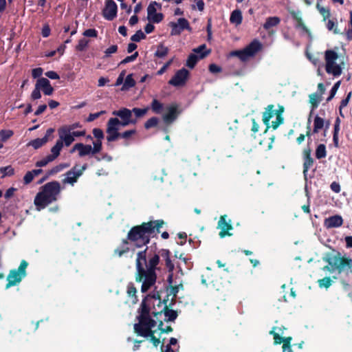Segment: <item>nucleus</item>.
Listing matches in <instances>:
<instances>
[{
    "label": "nucleus",
    "instance_id": "nucleus-21",
    "mask_svg": "<svg viewBox=\"0 0 352 352\" xmlns=\"http://www.w3.org/2000/svg\"><path fill=\"white\" fill-rule=\"evenodd\" d=\"M164 14L161 12L157 13L156 8L148 6L147 8V19L149 22L159 23L164 19Z\"/></svg>",
    "mask_w": 352,
    "mask_h": 352
},
{
    "label": "nucleus",
    "instance_id": "nucleus-39",
    "mask_svg": "<svg viewBox=\"0 0 352 352\" xmlns=\"http://www.w3.org/2000/svg\"><path fill=\"white\" fill-rule=\"evenodd\" d=\"M168 53V48L164 46L163 44H160L157 47V51L155 52V56L158 58H164Z\"/></svg>",
    "mask_w": 352,
    "mask_h": 352
},
{
    "label": "nucleus",
    "instance_id": "nucleus-35",
    "mask_svg": "<svg viewBox=\"0 0 352 352\" xmlns=\"http://www.w3.org/2000/svg\"><path fill=\"white\" fill-rule=\"evenodd\" d=\"M148 110H149L148 107H146L143 109L134 107L132 109H131V111H132V113H133L135 115V118L134 119H137V120L138 118H143L147 113Z\"/></svg>",
    "mask_w": 352,
    "mask_h": 352
},
{
    "label": "nucleus",
    "instance_id": "nucleus-52",
    "mask_svg": "<svg viewBox=\"0 0 352 352\" xmlns=\"http://www.w3.org/2000/svg\"><path fill=\"white\" fill-rule=\"evenodd\" d=\"M139 54L138 52H135L131 56H128L126 58H124L121 62L120 63L119 65H125L128 63L134 61L138 56Z\"/></svg>",
    "mask_w": 352,
    "mask_h": 352
},
{
    "label": "nucleus",
    "instance_id": "nucleus-33",
    "mask_svg": "<svg viewBox=\"0 0 352 352\" xmlns=\"http://www.w3.org/2000/svg\"><path fill=\"white\" fill-rule=\"evenodd\" d=\"M151 109L153 113L160 114L163 111L164 104L158 100L153 99L151 103Z\"/></svg>",
    "mask_w": 352,
    "mask_h": 352
},
{
    "label": "nucleus",
    "instance_id": "nucleus-58",
    "mask_svg": "<svg viewBox=\"0 0 352 352\" xmlns=\"http://www.w3.org/2000/svg\"><path fill=\"white\" fill-rule=\"evenodd\" d=\"M34 178V175L32 171H28L23 177V183L25 184H29L32 182Z\"/></svg>",
    "mask_w": 352,
    "mask_h": 352
},
{
    "label": "nucleus",
    "instance_id": "nucleus-4",
    "mask_svg": "<svg viewBox=\"0 0 352 352\" xmlns=\"http://www.w3.org/2000/svg\"><path fill=\"white\" fill-rule=\"evenodd\" d=\"M153 222L148 221L147 223H144L140 226L133 228L128 233V239L133 241L139 239L143 241L146 239L148 243L149 236L155 233V228Z\"/></svg>",
    "mask_w": 352,
    "mask_h": 352
},
{
    "label": "nucleus",
    "instance_id": "nucleus-61",
    "mask_svg": "<svg viewBox=\"0 0 352 352\" xmlns=\"http://www.w3.org/2000/svg\"><path fill=\"white\" fill-rule=\"evenodd\" d=\"M105 113V111H101L100 112H98V113H90L88 116V118H87V122H93L94 120H96L97 118H98L101 115Z\"/></svg>",
    "mask_w": 352,
    "mask_h": 352
},
{
    "label": "nucleus",
    "instance_id": "nucleus-44",
    "mask_svg": "<svg viewBox=\"0 0 352 352\" xmlns=\"http://www.w3.org/2000/svg\"><path fill=\"white\" fill-rule=\"evenodd\" d=\"M65 167V166L64 164H58L54 167H53L52 169L49 170L47 173H46V177H49L51 175H54L58 173H59L60 171H61Z\"/></svg>",
    "mask_w": 352,
    "mask_h": 352
},
{
    "label": "nucleus",
    "instance_id": "nucleus-37",
    "mask_svg": "<svg viewBox=\"0 0 352 352\" xmlns=\"http://www.w3.org/2000/svg\"><path fill=\"white\" fill-rule=\"evenodd\" d=\"M129 250V248L128 241L126 240H123L120 246L115 250V254H118L120 257L124 253L128 252Z\"/></svg>",
    "mask_w": 352,
    "mask_h": 352
},
{
    "label": "nucleus",
    "instance_id": "nucleus-19",
    "mask_svg": "<svg viewBox=\"0 0 352 352\" xmlns=\"http://www.w3.org/2000/svg\"><path fill=\"white\" fill-rule=\"evenodd\" d=\"M54 201L43 190L39 192L35 197L34 204L39 209L45 208L48 204Z\"/></svg>",
    "mask_w": 352,
    "mask_h": 352
},
{
    "label": "nucleus",
    "instance_id": "nucleus-38",
    "mask_svg": "<svg viewBox=\"0 0 352 352\" xmlns=\"http://www.w3.org/2000/svg\"><path fill=\"white\" fill-rule=\"evenodd\" d=\"M321 100V96L317 93H314L309 95V102L311 104L312 110L318 107Z\"/></svg>",
    "mask_w": 352,
    "mask_h": 352
},
{
    "label": "nucleus",
    "instance_id": "nucleus-45",
    "mask_svg": "<svg viewBox=\"0 0 352 352\" xmlns=\"http://www.w3.org/2000/svg\"><path fill=\"white\" fill-rule=\"evenodd\" d=\"M139 316H148L150 312V307L146 305L145 300H142L140 307L139 309Z\"/></svg>",
    "mask_w": 352,
    "mask_h": 352
},
{
    "label": "nucleus",
    "instance_id": "nucleus-22",
    "mask_svg": "<svg viewBox=\"0 0 352 352\" xmlns=\"http://www.w3.org/2000/svg\"><path fill=\"white\" fill-rule=\"evenodd\" d=\"M210 52L211 50H208V51H206L204 53H201L200 55H197L194 53L190 54L186 60V65L190 69H193L199 59H202L206 57L208 55L210 54Z\"/></svg>",
    "mask_w": 352,
    "mask_h": 352
},
{
    "label": "nucleus",
    "instance_id": "nucleus-29",
    "mask_svg": "<svg viewBox=\"0 0 352 352\" xmlns=\"http://www.w3.org/2000/svg\"><path fill=\"white\" fill-rule=\"evenodd\" d=\"M275 329L276 328H273V329L270 331V334L273 335L274 336L275 344H280L281 342H283V344H287L288 345H290L292 338H282L280 336L278 333L274 331Z\"/></svg>",
    "mask_w": 352,
    "mask_h": 352
},
{
    "label": "nucleus",
    "instance_id": "nucleus-34",
    "mask_svg": "<svg viewBox=\"0 0 352 352\" xmlns=\"http://www.w3.org/2000/svg\"><path fill=\"white\" fill-rule=\"evenodd\" d=\"M135 85V81L133 78V74H130L126 76V78L124 80V82L123 84V86L122 87V91L128 90L130 88L133 87Z\"/></svg>",
    "mask_w": 352,
    "mask_h": 352
},
{
    "label": "nucleus",
    "instance_id": "nucleus-49",
    "mask_svg": "<svg viewBox=\"0 0 352 352\" xmlns=\"http://www.w3.org/2000/svg\"><path fill=\"white\" fill-rule=\"evenodd\" d=\"M340 85V81H338L337 82H336L334 84V85L332 87V88L330 91V94H329V97L327 98V102H329L333 99V98L335 96Z\"/></svg>",
    "mask_w": 352,
    "mask_h": 352
},
{
    "label": "nucleus",
    "instance_id": "nucleus-5",
    "mask_svg": "<svg viewBox=\"0 0 352 352\" xmlns=\"http://www.w3.org/2000/svg\"><path fill=\"white\" fill-rule=\"evenodd\" d=\"M327 261L329 265L325 266L323 270H328L331 272L335 271L340 272L346 269H350L352 267V259L342 257L340 254L329 256L327 259Z\"/></svg>",
    "mask_w": 352,
    "mask_h": 352
},
{
    "label": "nucleus",
    "instance_id": "nucleus-53",
    "mask_svg": "<svg viewBox=\"0 0 352 352\" xmlns=\"http://www.w3.org/2000/svg\"><path fill=\"white\" fill-rule=\"evenodd\" d=\"M165 316L167 318L168 320L174 321L177 317V314L173 309H167L165 311Z\"/></svg>",
    "mask_w": 352,
    "mask_h": 352
},
{
    "label": "nucleus",
    "instance_id": "nucleus-56",
    "mask_svg": "<svg viewBox=\"0 0 352 352\" xmlns=\"http://www.w3.org/2000/svg\"><path fill=\"white\" fill-rule=\"evenodd\" d=\"M52 161L53 160L51 159V157L47 155L45 158L36 162L35 166L37 167H43L46 166L49 162Z\"/></svg>",
    "mask_w": 352,
    "mask_h": 352
},
{
    "label": "nucleus",
    "instance_id": "nucleus-20",
    "mask_svg": "<svg viewBox=\"0 0 352 352\" xmlns=\"http://www.w3.org/2000/svg\"><path fill=\"white\" fill-rule=\"evenodd\" d=\"M54 129L52 128H50L46 131L45 135L42 138H36L32 140L29 145L32 146L34 148L38 149L46 144L48 141L49 137L52 135L54 133Z\"/></svg>",
    "mask_w": 352,
    "mask_h": 352
},
{
    "label": "nucleus",
    "instance_id": "nucleus-2",
    "mask_svg": "<svg viewBox=\"0 0 352 352\" xmlns=\"http://www.w3.org/2000/svg\"><path fill=\"white\" fill-rule=\"evenodd\" d=\"M285 111V107L283 105H278V109H275L274 104H268L263 113V122L266 126L265 131L270 129V121L274 116H276V120L272 122V127L274 130L276 129L280 124L284 122V118L283 113Z\"/></svg>",
    "mask_w": 352,
    "mask_h": 352
},
{
    "label": "nucleus",
    "instance_id": "nucleus-24",
    "mask_svg": "<svg viewBox=\"0 0 352 352\" xmlns=\"http://www.w3.org/2000/svg\"><path fill=\"white\" fill-rule=\"evenodd\" d=\"M39 89H42L43 94L46 96H51L54 92V88L52 87L50 80L45 78H40L36 83Z\"/></svg>",
    "mask_w": 352,
    "mask_h": 352
},
{
    "label": "nucleus",
    "instance_id": "nucleus-43",
    "mask_svg": "<svg viewBox=\"0 0 352 352\" xmlns=\"http://www.w3.org/2000/svg\"><path fill=\"white\" fill-rule=\"evenodd\" d=\"M127 294L129 296L133 298V302L135 303L138 300L136 294V288L133 283H129L127 286Z\"/></svg>",
    "mask_w": 352,
    "mask_h": 352
},
{
    "label": "nucleus",
    "instance_id": "nucleus-64",
    "mask_svg": "<svg viewBox=\"0 0 352 352\" xmlns=\"http://www.w3.org/2000/svg\"><path fill=\"white\" fill-rule=\"evenodd\" d=\"M208 69L212 74H217L222 71V68L214 63L210 64L208 67Z\"/></svg>",
    "mask_w": 352,
    "mask_h": 352
},
{
    "label": "nucleus",
    "instance_id": "nucleus-14",
    "mask_svg": "<svg viewBox=\"0 0 352 352\" xmlns=\"http://www.w3.org/2000/svg\"><path fill=\"white\" fill-rule=\"evenodd\" d=\"M118 6L113 0H107L102 14L108 21H113L117 16Z\"/></svg>",
    "mask_w": 352,
    "mask_h": 352
},
{
    "label": "nucleus",
    "instance_id": "nucleus-51",
    "mask_svg": "<svg viewBox=\"0 0 352 352\" xmlns=\"http://www.w3.org/2000/svg\"><path fill=\"white\" fill-rule=\"evenodd\" d=\"M91 154L98 153L102 150V140H96L93 142Z\"/></svg>",
    "mask_w": 352,
    "mask_h": 352
},
{
    "label": "nucleus",
    "instance_id": "nucleus-10",
    "mask_svg": "<svg viewBox=\"0 0 352 352\" xmlns=\"http://www.w3.org/2000/svg\"><path fill=\"white\" fill-rule=\"evenodd\" d=\"M80 122H75L69 125H64L58 129V133L60 139L64 140L65 146H69L74 141V138L70 135L69 133L77 128H81Z\"/></svg>",
    "mask_w": 352,
    "mask_h": 352
},
{
    "label": "nucleus",
    "instance_id": "nucleus-63",
    "mask_svg": "<svg viewBox=\"0 0 352 352\" xmlns=\"http://www.w3.org/2000/svg\"><path fill=\"white\" fill-rule=\"evenodd\" d=\"M43 69L41 67H37L32 70V76L34 78H40L43 74Z\"/></svg>",
    "mask_w": 352,
    "mask_h": 352
},
{
    "label": "nucleus",
    "instance_id": "nucleus-7",
    "mask_svg": "<svg viewBox=\"0 0 352 352\" xmlns=\"http://www.w3.org/2000/svg\"><path fill=\"white\" fill-rule=\"evenodd\" d=\"M138 319L139 322L134 324L135 332L146 338L151 336L153 331L151 329L155 327L156 322L149 315L138 316Z\"/></svg>",
    "mask_w": 352,
    "mask_h": 352
},
{
    "label": "nucleus",
    "instance_id": "nucleus-50",
    "mask_svg": "<svg viewBox=\"0 0 352 352\" xmlns=\"http://www.w3.org/2000/svg\"><path fill=\"white\" fill-rule=\"evenodd\" d=\"M351 93L349 92L347 96L345 98L342 99L340 102L339 110H340V115L342 117H344V115L342 114V109H343L344 107L347 106V104L349 102V100L351 98Z\"/></svg>",
    "mask_w": 352,
    "mask_h": 352
},
{
    "label": "nucleus",
    "instance_id": "nucleus-62",
    "mask_svg": "<svg viewBox=\"0 0 352 352\" xmlns=\"http://www.w3.org/2000/svg\"><path fill=\"white\" fill-rule=\"evenodd\" d=\"M83 35L87 37H97L98 31L96 29H87L83 32Z\"/></svg>",
    "mask_w": 352,
    "mask_h": 352
},
{
    "label": "nucleus",
    "instance_id": "nucleus-59",
    "mask_svg": "<svg viewBox=\"0 0 352 352\" xmlns=\"http://www.w3.org/2000/svg\"><path fill=\"white\" fill-rule=\"evenodd\" d=\"M92 132L94 136L97 139L96 140H102L104 138V133L102 129L95 128Z\"/></svg>",
    "mask_w": 352,
    "mask_h": 352
},
{
    "label": "nucleus",
    "instance_id": "nucleus-54",
    "mask_svg": "<svg viewBox=\"0 0 352 352\" xmlns=\"http://www.w3.org/2000/svg\"><path fill=\"white\" fill-rule=\"evenodd\" d=\"M332 280L329 277H325L318 280V285L320 287L328 288L331 285Z\"/></svg>",
    "mask_w": 352,
    "mask_h": 352
},
{
    "label": "nucleus",
    "instance_id": "nucleus-8",
    "mask_svg": "<svg viewBox=\"0 0 352 352\" xmlns=\"http://www.w3.org/2000/svg\"><path fill=\"white\" fill-rule=\"evenodd\" d=\"M262 49L261 42L254 39L249 45L241 50H236L230 52V55L237 56L241 60L245 61L249 58L255 56Z\"/></svg>",
    "mask_w": 352,
    "mask_h": 352
},
{
    "label": "nucleus",
    "instance_id": "nucleus-25",
    "mask_svg": "<svg viewBox=\"0 0 352 352\" xmlns=\"http://www.w3.org/2000/svg\"><path fill=\"white\" fill-rule=\"evenodd\" d=\"M63 144H65L64 140L59 138L56 142V144L51 148L52 154L48 155V156L50 157L52 160H54L60 155Z\"/></svg>",
    "mask_w": 352,
    "mask_h": 352
},
{
    "label": "nucleus",
    "instance_id": "nucleus-41",
    "mask_svg": "<svg viewBox=\"0 0 352 352\" xmlns=\"http://www.w3.org/2000/svg\"><path fill=\"white\" fill-rule=\"evenodd\" d=\"M326 26L329 31H332L335 34H340V31L338 29V24L333 20L329 19Z\"/></svg>",
    "mask_w": 352,
    "mask_h": 352
},
{
    "label": "nucleus",
    "instance_id": "nucleus-42",
    "mask_svg": "<svg viewBox=\"0 0 352 352\" xmlns=\"http://www.w3.org/2000/svg\"><path fill=\"white\" fill-rule=\"evenodd\" d=\"M14 134L12 130L2 129L0 131V140L1 142H6Z\"/></svg>",
    "mask_w": 352,
    "mask_h": 352
},
{
    "label": "nucleus",
    "instance_id": "nucleus-11",
    "mask_svg": "<svg viewBox=\"0 0 352 352\" xmlns=\"http://www.w3.org/2000/svg\"><path fill=\"white\" fill-rule=\"evenodd\" d=\"M168 25L171 28V36L179 35L184 30L188 31H191L192 30L188 21L185 18H179L177 20V23L170 22Z\"/></svg>",
    "mask_w": 352,
    "mask_h": 352
},
{
    "label": "nucleus",
    "instance_id": "nucleus-9",
    "mask_svg": "<svg viewBox=\"0 0 352 352\" xmlns=\"http://www.w3.org/2000/svg\"><path fill=\"white\" fill-rule=\"evenodd\" d=\"M27 266L28 263L25 261H22L17 270H12L10 271L7 276L8 283L6 285V289H8L21 283L22 279L26 276L25 270Z\"/></svg>",
    "mask_w": 352,
    "mask_h": 352
},
{
    "label": "nucleus",
    "instance_id": "nucleus-23",
    "mask_svg": "<svg viewBox=\"0 0 352 352\" xmlns=\"http://www.w3.org/2000/svg\"><path fill=\"white\" fill-rule=\"evenodd\" d=\"M76 151H78L79 157H82L91 154L92 147L89 144H84L82 143L76 144L71 149L70 153H72Z\"/></svg>",
    "mask_w": 352,
    "mask_h": 352
},
{
    "label": "nucleus",
    "instance_id": "nucleus-18",
    "mask_svg": "<svg viewBox=\"0 0 352 352\" xmlns=\"http://www.w3.org/2000/svg\"><path fill=\"white\" fill-rule=\"evenodd\" d=\"M119 126L111 124V121L109 120L107 124L106 132L108 134L107 136V140L109 142L116 141L120 135L119 132Z\"/></svg>",
    "mask_w": 352,
    "mask_h": 352
},
{
    "label": "nucleus",
    "instance_id": "nucleus-48",
    "mask_svg": "<svg viewBox=\"0 0 352 352\" xmlns=\"http://www.w3.org/2000/svg\"><path fill=\"white\" fill-rule=\"evenodd\" d=\"M89 41L85 38H81L78 41V45L76 46V50L79 52H82L85 50Z\"/></svg>",
    "mask_w": 352,
    "mask_h": 352
},
{
    "label": "nucleus",
    "instance_id": "nucleus-17",
    "mask_svg": "<svg viewBox=\"0 0 352 352\" xmlns=\"http://www.w3.org/2000/svg\"><path fill=\"white\" fill-rule=\"evenodd\" d=\"M179 113L177 104H171L168 107L167 113L163 115V121L166 124L169 125L177 118Z\"/></svg>",
    "mask_w": 352,
    "mask_h": 352
},
{
    "label": "nucleus",
    "instance_id": "nucleus-30",
    "mask_svg": "<svg viewBox=\"0 0 352 352\" xmlns=\"http://www.w3.org/2000/svg\"><path fill=\"white\" fill-rule=\"evenodd\" d=\"M324 120L321 117L316 116L314 120L313 133H317L324 127Z\"/></svg>",
    "mask_w": 352,
    "mask_h": 352
},
{
    "label": "nucleus",
    "instance_id": "nucleus-31",
    "mask_svg": "<svg viewBox=\"0 0 352 352\" xmlns=\"http://www.w3.org/2000/svg\"><path fill=\"white\" fill-rule=\"evenodd\" d=\"M316 8H317L318 11L319 12V13L322 16L323 21H326L327 19H329V17L331 16V12H330L329 8L322 7L320 4L319 1H318L316 3Z\"/></svg>",
    "mask_w": 352,
    "mask_h": 352
},
{
    "label": "nucleus",
    "instance_id": "nucleus-32",
    "mask_svg": "<svg viewBox=\"0 0 352 352\" xmlns=\"http://www.w3.org/2000/svg\"><path fill=\"white\" fill-rule=\"evenodd\" d=\"M294 20L296 21V28H300L305 31H307V28L305 25L302 18L296 13L295 11H292L290 12Z\"/></svg>",
    "mask_w": 352,
    "mask_h": 352
},
{
    "label": "nucleus",
    "instance_id": "nucleus-26",
    "mask_svg": "<svg viewBox=\"0 0 352 352\" xmlns=\"http://www.w3.org/2000/svg\"><path fill=\"white\" fill-rule=\"evenodd\" d=\"M280 22V19L278 16H270L266 19L263 24V28L265 30H269L272 27L277 26Z\"/></svg>",
    "mask_w": 352,
    "mask_h": 352
},
{
    "label": "nucleus",
    "instance_id": "nucleus-47",
    "mask_svg": "<svg viewBox=\"0 0 352 352\" xmlns=\"http://www.w3.org/2000/svg\"><path fill=\"white\" fill-rule=\"evenodd\" d=\"M137 133L135 129H131L128 131H125L122 133H120V138L124 139L126 141L130 140L131 137L135 135Z\"/></svg>",
    "mask_w": 352,
    "mask_h": 352
},
{
    "label": "nucleus",
    "instance_id": "nucleus-46",
    "mask_svg": "<svg viewBox=\"0 0 352 352\" xmlns=\"http://www.w3.org/2000/svg\"><path fill=\"white\" fill-rule=\"evenodd\" d=\"M146 38L145 34L141 30H138L135 34L131 36V40L133 42H140L141 40Z\"/></svg>",
    "mask_w": 352,
    "mask_h": 352
},
{
    "label": "nucleus",
    "instance_id": "nucleus-13",
    "mask_svg": "<svg viewBox=\"0 0 352 352\" xmlns=\"http://www.w3.org/2000/svg\"><path fill=\"white\" fill-rule=\"evenodd\" d=\"M189 72L186 69L182 68L176 72L168 83L175 87H182L186 84Z\"/></svg>",
    "mask_w": 352,
    "mask_h": 352
},
{
    "label": "nucleus",
    "instance_id": "nucleus-6",
    "mask_svg": "<svg viewBox=\"0 0 352 352\" xmlns=\"http://www.w3.org/2000/svg\"><path fill=\"white\" fill-rule=\"evenodd\" d=\"M112 114L119 117L120 120L118 118H111L109 120L111 124L124 127L129 124H135L137 123V119L132 118V111L129 109L123 107L119 110L113 111Z\"/></svg>",
    "mask_w": 352,
    "mask_h": 352
},
{
    "label": "nucleus",
    "instance_id": "nucleus-28",
    "mask_svg": "<svg viewBox=\"0 0 352 352\" xmlns=\"http://www.w3.org/2000/svg\"><path fill=\"white\" fill-rule=\"evenodd\" d=\"M217 228L220 229V237L222 238L224 237L226 235H231V234L228 232V230L232 229V226H230L227 221H219Z\"/></svg>",
    "mask_w": 352,
    "mask_h": 352
},
{
    "label": "nucleus",
    "instance_id": "nucleus-60",
    "mask_svg": "<svg viewBox=\"0 0 352 352\" xmlns=\"http://www.w3.org/2000/svg\"><path fill=\"white\" fill-rule=\"evenodd\" d=\"M343 221H324L327 228H338L342 226Z\"/></svg>",
    "mask_w": 352,
    "mask_h": 352
},
{
    "label": "nucleus",
    "instance_id": "nucleus-15",
    "mask_svg": "<svg viewBox=\"0 0 352 352\" xmlns=\"http://www.w3.org/2000/svg\"><path fill=\"white\" fill-rule=\"evenodd\" d=\"M42 190L54 201H56L57 196L60 192V183L57 181L48 182L42 186Z\"/></svg>",
    "mask_w": 352,
    "mask_h": 352
},
{
    "label": "nucleus",
    "instance_id": "nucleus-1",
    "mask_svg": "<svg viewBox=\"0 0 352 352\" xmlns=\"http://www.w3.org/2000/svg\"><path fill=\"white\" fill-rule=\"evenodd\" d=\"M170 252L166 249L161 250L158 254L148 249L140 251L137 254L135 280L142 282V292H146L155 285L157 279L156 270L160 263V257L163 260L170 258Z\"/></svg>",
    "mask_w": 352,
    "mask_h": 352
},
{
    "label": "nucleus",
    "instance_id": "nucleus-3",
    "mask_svg": "<svg viewBox=\"0 0 352 352\" xmlns=\"http://www.w3.org/2000/svg\"><path fill=\"white\" fill-rule=\"evenodd\" d=\"M338 57V54L334 50H327L324 52L325 71L334 77H338L342 73V65L344 63L338 64L336 62Z\"/></svg>",
    "mask_w": 352,
    "mask_h": 352
},
{
    "label": "nucleus",
    "instance_id": "nucleus-12",
    "mask_svg": "<svg viewBox=\"0 0 352 352\" xmlns=\"http://www.w3.org/2000/svg\"><path fill=\"white\" fill-rule=\"evenodd\" d=\"M87 165L85 164L80 168H78V166H74L72 169L66 173V177L63 180V183H68L74 185L80 177L83 172L87 169Z\"/></svg>",
    "mask_w": 352,
    "mask_h": 352
},
{
    "label": "nucleus",
    "instance_id": "nucleus-57",
    "mask_svg": "<svg viewBox=\"0 0 352 352\" xmlns=\"http://www.w3.org/2000/svg\"><path fill=\"white\" fill-rule=\"evenodd\" d=\"M0 171L3 173L4 175L12 176L14 174V170L11 166L3 167L0 169Z\"/></svg>",
    "mask_w": 352,
    "mask_h": 352
},
{
    "label": "nucleus",
    "instance_id": "nucleus-40",
    "mask_svg": "<svg viewBox=\"0 0 352 352\" xmlns=\"http://www.w3.org/2000/svg\"><path fill=\"white\" fill-rule=\"evenodd\" d=\"M159 123V118L157 117H152L149 118L144 124V128L148 130L151 128L156 127Z\"/></svg>",
    "mask_w": 352,
    "mask_h": 352
},
{
    "label": "nucleus",
    "instance_id": "nucleus-16",
    "mask_svg": "<svg viewBox=\"0 0 352 352\" xmlns=\"http://www.w3.org/2000/svg\"><path fill=\"white\" fill-rule=\"evenodd\" d=\"M302 159L303 175L305 179H307L308 170L314 166V160L311 157V148L310 146H307L303 149Z\"/></svg>",
    "mask_w": 352,
    "mask_h": 352
},
{
    "label": "nucleus",
    "instance_id": "nucleus-27",
    "mask_svg": "<svg viewBox=\"0 0 352 352\" xmlns=\"http://www.w3.org/2000/svg\"><path fill=\"white\" fill-rule=\"evenodd\" d=\"M242 21L243 16L241 11L239 9L233 10L230 17V23L238 25L242 23Z\"/></svg>",
    "mask_w": 352,
    "mask_h": 352
},
{
    "label": "nucleus",
    "instance_id": "nucleus-55",
    "mask_svg": "<svg viewBox=\"0 0 352 352\" xmlns=\"http://www.w3.org/2000/svg\"><path fill=\"white\" fill-rule=\"evenodd\" d=\"M41 98V89L35 85V88L31 94V99L33 100H38Z\"/></svg>",
    "mask_w": 352,
    "mask_h": 352
},
{
    "label": "nucleus",
    "instance_id": "nucleus-36",
    "mask_svg": "<svg viewBox=\"0 0 352 352\" xmlns=\"http://www.w3.org/2000/svg\"><path fill=\"white\" fill-rule=\"evenodd\" d=\"M316 157L318 160H320L326 157L327 156V149L326 146L324 144H319L316 149Z\"/></svg>",
    "mask_w": 352,
    "mask_h": 352
}]
</instances>
